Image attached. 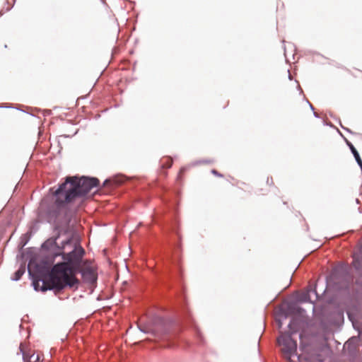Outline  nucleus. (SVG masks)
<instances>
[{"label": "nucleus", "instance_id": "obj_1", "mask_svg": "<svg viewBox=\"0 0 362 362\" xmlns=\"http://www.w3.org/2000/svg\"><path fill=\"white\" fill-rule=\"evenodd\" d=\"M100 185V182H62L53 194L54 201L47 211L48 221L57 229L68 227L72 218L71 204Z\"/></svg>", "mask_w": 362, "mask_h": 362}, {"label": "nucleus", "instance_id": "obj_2", "mask_svg": "<svg viewBox=\"0 0 362 362\" xmlns=\"http://www.w3.org/2000/svg\"><path fill=\"white\" fill-rule=\"evenodd\" d=\"M69 246L71 247V250L62 255L64 262L56 264L51 269L49 279L52 287L47 288L42 285L39 288L40 282L34 281L33 284L35 291H46L52 288L62 290L67 286L78 288L79 281L75 275L77 267L81 264L85 251L76 240L71 238L67 239L62 243V248L65 250H67ZM42 284H45L44 281H42Z\"/></svg>", "mask_w": 362, "mask_h": 362}, {"label": "nucleus", "instance_id": "obj_3", "mask_svg": "<svg viewBox=\"0 0 362 362\" xmlns=\"http://www.w3.org/2000/svg\"><path fill=\"white\" fill-rule=\"evenodd\" d=\"M289 332L281 334L278 338V343L284 346L282 351L286 358L291 361V357L296 355L297 343L293 339L292 335L297 332L296 320H291L288 325Z\"/></svg>", "mask_w": 362, "mask_h": 362}, {"label": "nucleus", "instance_id": "obj_4", "mask_svg": "<svg viewBox=\"0 0 362 362\" xmlns=\"http://www.w3.org/2000/svg\"><path fill=\"white\" fill-rule=\"evenodd\" d=\"M137 327L141 332L155 337L165 334L168 332L167 321L160 316H154L150 322L142 325H138Z\"/></svg>", "mask_w": 362, "mask_h": 362}, {"label": "nucleus", "instance_id": "obj_5", "mask_svg": "<svg viewBox=\"0 0 362 362\" xmlns=\"http://www.w3.org/2000/svg\"><path fill=\"white\" fill-rule=\"evenodd\" d=\"M83 281L90 284H94L97 280L95 273L90 268H85L80 270Z\"/></svg>", "mask_w": 362, "mask_h": 362}, {"label": "nucleus", "instance_id": "obj_6", "mask_svg": "<svg viewBox=\"0 0 362 362\" xmlns=\"http://www.w3.org/2000/svg\"><path fill=\"white\" fill-rule=\"evenodd\" d=\"M20 351L23 356L24 362H39V356L33 354L26 353L23 350L22 344L20 345Z\"/></svg>", "mask_w": 362, "mask_h": 362}, {"label": "nucleus", "instance_id": "obj_7", "mask_svg": "<svg viewBox=\"0 0 362 362\" xmlns=\"http://www.w3.org/2000/svg\"><path fill=\"white\" fill-rule=\"evenodd\" d=\"M64 181H99L97 177H88V176H66L64 178Z\"/></svg>", "mask_w": 362, "mask_h": 362}, {"label": "nucleus", "instance_id": "obj_8", "mask_svg": "<svg viewBox=\"0 0 362 362\" xmlns=\"http://www.w3.org/2000/svg\"><path fill=\"white\" fill-rule=\"evenodd\" d=\"M347 145L349 146L350 150L351 151V153H353L357 163L362 169V160L361 159L358 152L357 151V150L355 148V147L353 146V144L351 142L347 141Z\"/></svg>", "mask_w": 362, "mask_h": 362}, {"label": "nucleus", "instance_id": "obj_9", "mask_svg": "<svg viewBox=\"0 0 362 362\" xmlns=\"http://www.w3.org/2000/svg\"><path fill=\"white\" fill-rule=\"evenodd\" d=\"M310 362H324L323 356L318 352V351L312 353L309 356Z\"/></svg>", "mask_w": 362, "mask_h": 362}, {"label": "nucleus", "instance_id": "obj_10", "mask_svg": "<svg viewBox=\"0 0 362 362\" xmlns=\"http://www.w3.org/2000/svg\"><path fill=\"white\" fill-rule=\"evenodd\" d=\"M25 272V266L22 265L15 273L13 276H12L11 279L12 281H18L21 276L24 274Z\"/></svg>", "mask_w": 362, "mask_h": 362}, {"label": "nucleus", "instance_id": "obj_11", "mask_svg": "<svg viewBox=\"0 0 362 362\" xmlns=\"http://www.w3.org/2000/svg\"><path fill=\"white\" fill-rule=\"evenodd\" d=\"M310 292L313 293L314 294L317 295V292L315 290H311L308 293L303 294L301 297L300 300L301 302H311L310 300Z\"/></svg>", "mask_w": 362, "mask_h": 362}, {"label": "nucleus", "instance_id": "obj_12", "mask_svg": "<svg viewBox=\"0 0 362 362\" xmlns=\"http://www.w3.org/2000/svg\"><path fill=\"white\" fill-rule=\"evenodd\" d=\"M122 178H123V176H122V175H119V176H117V177H114V178H113L112 181H123V180H122ZM104 181H105V182H107V181H112V180H111V179H108V178H107V179H105Z\"/></svg>", "mask_w": 362, "mask_h": 362}, {"label": "nucleus", "instance_id": "obj_13", "mask_svg": "<svg viewBox=\"0 0 362 362\" xmlns=\"http://www.w3.org/2000/svg\"><path fill=\"white\" fill-rule=\"evenodd\" d=\"M110 182H100V185L98 187H94V189H95V190L93 191V193H95L96 191L98 190V189L102 187H105L106 185H107L108 184H110ZM93 189V188L92 189Z\"/></svg>", "mask_w": 362, "mask_h": 362}, {"label": "nucleus", "instance_id": "obj_14", "mask_svg": "<svg viewBox=\"0 0 362 362\" xmlns=\"http://www.w3.org/2000/svg\"><path fill=\"white\" fill-rule=\"evenodd\" d=\"M110 182H100V185L98 187H94V189H95V190L93 191V193H95L96 191L98 190V189L102 187H105L106 185H107L108 184H110ZM93 189V188L92 189Z\"/></svg>", "mask_w": 362, "mask_h": 362}, {"label": "nucleus", "instance_id": "obj_15", "mask_svg": "<svg viewBox=\"0 0 362 362\" xmlns=\"http://www.w3.org/2000/svg\"><path fill=\"white\" fill-rule=\"evenodd\" d=\"M211 173H212L213 174H214V175H218V176H219V177H221V174H219V173H218L216 170H213L211 171Z\"/></svg>", "mask_w": 362, "mask_h": 362}, {"label": "nucleus", "instance_id": "obj_16", "mask_svg": "<svg viewBox=\"0 0 362 362\" xmlns=\"http://www.w3.org/2000/svg\"><path fill=\"white\" fill-rule=\"evenodd\" d=\"M172 165V161L170 160H168V165L166 166L167 168H170Z\"/></svg>", "mask_w": 362, "mask_h": 362}, {"label": "nucleus", "instance_id": "obj_17", "mask_svg": "<svg viewBox=\"0 0 362 362\" xmlns=\"http://www.w3.org/2000/svg\"><path fill=\"white\" fill-rule=\"evenodd\" d=\"M354 263V266H355V267L358 269V265H357V264H358L357 261H356V260H355Z\"/></svg>", "mask_w": 362, "mask_h": 362}, {"label": "nucleus", "instance_id": "obj_18", "mask_svg": "<svg viewBox=\"0 0 362 362\" xmlns=\"http://www.w3.org/2000/svg\"><path fill=\"white\" fill-rule=\"evenodd\" d=\"M208 163V161H199V163Z\"/></svg>", "mask_w": 362, "mask_h": 362}, {"label": "nucleus", "instance_id": "obj_19", "mask_svg": "<svg viewBox=\"0 0 362 362\" xmlns=\"http://www.w3.org/2000/svg\"><path fill=\"white\" fill-rule=\"evenodd\" d=\"M310 109L313 110V105H310Z\"/></svg>", "mask_w": 362, "mask_h": 362}, {"label": "nucleus", "instance_id": "obj_20", "mask_svg": "<svg viewBox=\"0 0 362 362\" xmlns=\"http://www.w3.org/2000/svg\"><path fill=\"white\" fill-rule=\"evenodd\" d=\"M314 115H315V117H318V115H317V113L314 112Z\"/></svg>", "mask_w": 362, "mask_h": 362}]
</instances>
